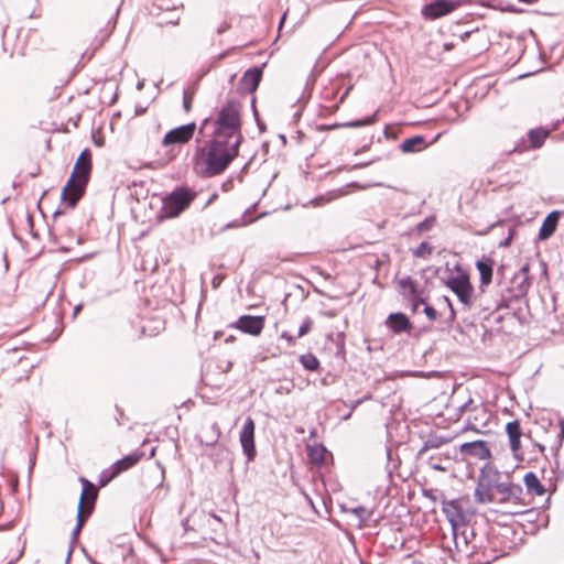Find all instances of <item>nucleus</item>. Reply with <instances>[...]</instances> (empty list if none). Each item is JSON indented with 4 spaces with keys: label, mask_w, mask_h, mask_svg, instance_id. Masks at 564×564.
I'll return each mask as SVG.
<instances>
[{
    "label": "nucleus",
    "mask_w": 564,
    "mask_h": 564,
    "mask_svg": "<svg viewBox=\"0 0 564 564\" xmlns=\"http://www.w3.org/2000/svg\"><path fill=\"white\" fill-rule=\"evenodd\" d=\"M240 140H235L230 150H223L205 144L197 148L195 153V169L203 176L213 177L224 173L230 163L239 155Z\"/></svg>",
    "instance_id": "f257e3e1"
},
{
    "label": "nucleus",
    "mask_w": 564,
    "mask_h": 564,
    "mask_svg": "<svg viewBox=\"0 0 564 564\" xmlns=\"http://www.w3.org/2000/svg\"><path fill=\"white\" fill-rule=\"evenodd\" d=\"M91 164L76 162L72 175L64 186L61 198L69 208H74L88 183Z\"/></svg>",
    "instance_id": "f03ea898"
},
{
    "label": "nucleus",
    "mask_w": 564,
    "mask_h": 564,
    "mask_svg": "<svg viewBox=\"0 0 564 564\" xmlns=\"http://www.w3.org/2000/svg\"><path fill=\"white\" fill-rule=\"evenodd\" d=\"M501 473L490 463L485 464L479 471L474 497L478 503H491L494 490L501 482Z\"/></svg>",
    "instance_id": "7ed1b4c3"
},
{
    "label": "nucleus",
    "mask_w": 564,
    "mask_h": 564,
    "mask_svg": "<svg viewBox=\"0 0 564 564\" xmlns=\"http://www.w3.org/2000/svg\"><path fill=\"white\" fill-rule=\"evenodd\" d=\"M215 129L238 134L240 143L243 137L241 133L240 104L237 100H228L219 110L214 121Z\"/></svg>",
    "instance_id": "20e7f679"
},
{
    "label": "nucleus",
    "mask_w": 564,
    "mask_h": 564,
    "mask_svg": "<svg viewBox=\"0 0 564 564\" xmlns=\"http://www.w3.org/2000/svg\"><path fill=\"white\" fill-rule=\"evenodd\" d=\"M195 193L189 188L176 187L163 199V213L169 218L177 217L194 200Z\"/></svg>",
    "instance_id": "39448f33"
},
{
    "label": "nucleus",
    "mask_w": 564,
    "mask_h": 564,
    "mask_svg": "<svg viewBox=\"0 0 564 564\" xmlns=\"http://www.w3.org/2000/svg\"><path fill=\"white\" fill-rule=\"evenodd\" d=\"M523 489L520 485L511 481H501L494 490V500L491 503H508L525 506L523 499Z\"/></svg>",
    "instance_id": "423d86ee"
},
{
    "label": "nucleus",
    "mask_w": 564,
    "mask_h": 564,
    "mask_svg": "<svg viewBox=\"0 0 564 564\" xmlns=\"http://www.w3.org/2000/svg\"><path fill=\"white\" fill-rule=\"evenodd\" d=\"M446 285L456 294L458 300L469 308L473 305L471 295L474 292L469 275L465 272L447 280Z\"/></svg>",
    "instance_id": "0eeeda50"
},
{
    "label": "nucleus",
    "mask_w": 564,
    "mask_h": 564,
    "mask_svg": "<svg viewBox=\"0 0 564 564\" xmlns=\"http://www.w3.org/2000/svg\"><path fill=\"white\" fill-rule=\"evenodd\" d=\"M442 511L452 527V532L460 530L469 521V516L458 500H444L442 502Z\"/></svg>",
    "instance_id": "6e6552de"
},
{
    "label": "nucleus",
    "mask_w": 564,
    "mask_h": 564,
    "mask_svg": "<svg viewBox=\"0 0 564 564\" xmlns=\"http://www.w3.org/2000/svg\"><path fill=\"white\" fill-rule=\"evenodd\" d=\"M239 441L247 460L252 462L256 457L254 422L250 416L245 420L243 426L239 434Z\"/></svg>",
    "instance_id": "1a4fd4ad"
},
{
    "label": "nucleus",
    "mask_w": 564,
    "mask_h": 564,
    "mask_svg": "<svg viewBox=\"0 0 564 564\" xmlns=\"http://www.w3.org/2000/svg\"><path fill=\"white\" fill-rule=\"evenodd\" d=\"M458 6L457 0H433L423 7L422 14L426 19L435 20L453 12Z\"/></svg>",
    "instance_id": "9d476101"
},
{
    "label": "nucleus",
    "mask_w": 564,
    "mask_h": 564,
    "mask_svg": "<svg viewBox=\"0 0 564 564\" xmlns=\"http://www.w3.org/2000/svg\"><path fill=\"white\" fill-rule=\"evenodd\" d=\"M196 123L189 122L170 130L163 138L162 144L170 147L174 144L187 143L194 135Z\"/></svg>",
    "instance_id": "9b49d317"
},
{
    "label": "nucleus",
    "mask_w": 564,
    "mask_h": 564,
    "mask_svg": "<svg viewBox=\"0 0 564 564\" xmlns=\"http://www.w3.org/2000/svg\"><path fill=\"white\" fill-rule=\"evenodd\" d=\"M264 316L242 315L231 326L242 333L258 336L264 327Z\"/></svg>",
    "instance_id": "f8f14e48"
},
{
    "label": "nucleus",
    "mask_w": 564,
    "mask_h": 564,
    "mask_svg": "<svg viewBox=\"0 0 564 564\" xmlns=\"http://www.w3.org/2000/svg\"><path fill=\"white\" fill-rule=\"evenodd\" d=\"M459 451L465 456H471L480 460L491 458V451L488 446V443L482 440L463 443L459 446Z\"/></svg>",
    "instance_id": "ddd939ff"
},
{
    "label": "nucleus",
    "mask_w": 564,
    "mask_h": 564,
    "mask_svg": "<svg viewBox=\"0 0 564 564\" xmlns=\"http://www.w3.org/2000/svg\"><path fill=\"white\" fill-rule=\"evenodd\" d=\"M453 533V540L455 543V547L459 553H464L466 555H471L476 552V545L471 544L470 539L475 536V532L471 529L467 528V524L463 527L460 530H456Z\"/></svg>",
    "instance_id": "4468645a"
},
{
    "label": "nucleus",
    "mask_w": 564,
    "mask_h": 564,
    "mask_svg": "<svg viewBox=\"0 0 564 564\" xmlns=\"http://www.w3.org/2000/svg\"><path fill=\"white\" fill-rule=\"evenodd\" d=\"M79 481L82 482L83 488L78 505L84 506L86 508L87 514H91L95 501L97 499L98 490L91 481L84 477H80Z\"/></svg>",
    "instance_id": "2eb2a0df"
},
{
    "label": "nucleus",
    "mask_w": 564,
    "mask_h": 564,
    "mask_svg": "<svg viewBox=\"0 0 564 564\" xmlns=\"http://www.w3.org/2000/svg\"><path fill=\"white\" fill-rule=\"evenodd\" d=\"M384 325L388 327L390 332H392L395 335L409 333L413 327L409 317L401 312L389 314L384 322Z\"/></svg>",
    "instance_id": "dca6fc26"
},
{
    "label": "nucleus",
    "mask_w": 564,
    "mask_h": 564,
    "mask_svg": "<svg viewBox=\"0 0 564 564\" xmlns=\"http://www.w3.org/2000/svg\"><path fill=\"white\" fill-rule=\"evenodd\" d=\"M262 78V70L259 67L248 69L241 77L239 89L243 94H253Z\"/></svg>",
    "instance_id": "f3484780"
},
{
    "label": "nucleus",
    "mask_w": 564,
    "mask_h": 564,
    "mask_svg": "<svg viewBox=\"0 0 564 564\" xmlns=\"http://www.w3.org/2000/svg\"><path fill=\"white\" fill-rule=\"evenodd\" d=\"M237 138L238 134H234L228 131H221L219 129H214L213 138L205 144L223 150H230L231 147L235 144V140H237Z\"/></svg>",
    "instance_id": "a211bd4d"
},
{
    "label": "nucleus",
    "mask_w": 564,
    "mask_h": 564,
    "mask_svg": "<svg viewBox=\"0 0 564 564\" xmlns=\"http://www.w3.org/2000/svg\"><path fill=\"white\" fill-rule=\"evenodd\" d=\"M561 214L558 210H553L545 217L539 231L540 240H546L554 234Z\"/></svg>",
    "instance_id": "6ab92c4d"
},
{
    "label": "nucleus",
    "mask_w": 564,
    "mask_h": 564,
    "mask_svg": "<svg viewBox=\"0 0 564 564\" xmlns=\"http://www.w3.org/2000/svg\"><path fill=\"white\" fill-rule=\"evenodd\" d=\"M426 147L427 143L423 135H414L405 139L399 148L403 153H414L424 150Z\"/></svg>",
    "instance_id": "aec40b11"
},
{
    "label": "nucleus",
    "mask_w": 564,
    "mask_h": 564,
    "mask_svg": "<svg viewBox=\"0 0 564 564\" xmlns=\"http://www.w3.org/2000/svg\"><path fill=\"white\" fill-rule=\"evenodd\" d=\"M492 267L494 260L491 258H486L482 260H478L476 262V268L480 274V285H488L492 280Z\"/></svg>",
    "instance_id": "412c9836"
},
{
    "label": "nucleus",
    "mask_w": 564,
    "mask_h": 564,
    "mask_svg": "<svg viewBox=\"0 0 564 564\" xmlns=\"http://www.w3.org/2000/svg\"><path fill=\"white\" fill-rule=\"evenodd\" d=\"M378 111L379 110H376L373 115L368 116L360 120H352V121H348V122H344V123H335L333 126H322L321 130H330V129L340 128V127L359 128V127L370 126L376 121Z\"/></svg>",
    "instance_id": "4be33fe9"
},
{
    "label": "nucleus",
    "mask_w": 564,
    "mask_h": 564,
    "mask_svg": "<svg viewBox=\"0 0 564 564\" xmlns=\"http://www.w3.org/2000/svg\"><path fill=\"white\" fill-rule=\"evenodd\" d=\"M524 485L530 494L542 496L545 494V487L541 484L538 476L533 471H529L524 475Z\"/></svg>",
    "instance_id": "5701e85b"
},
{
    "label": "nucleus",
    "mask_w": 564,
    "mask_h": 564,
    "mask_svg": "<svg viewBox=\"0 0 564 564\" xmlns=\"http://www.w3.org/2000/svg\"><path fill=\"white\" fill-rule=\"evenodd\" d=\"M529 268L524 265L520 269L519 273L514 276L516 280L520 279L519 283L514 288V295L517 297L524 296L530 288V281L528 276Z\"/></svg>",
    "instance_id": "b1692460"
},
{
    "label": "nucleus",
    "mask_w": 564,
    "mask_h": 564,
    "mask_svg": "<svg viewBox=\"0 0 564 564\" xmlns=\"http://www.w3.org/2000/svg\"><path fill=\"white\" fill-rule=\"evenodd\" d=\"M398 291L404 299L414 297L417 294L416 284L409 275L398 282Z\"/></svg>",
    "instance_id": "393cba45"
},
{
    "label": "nucleus",
    "mask_w": 564,
    "mask_h": 564,
    "mask_svg": "<svg viewBox=\"0 0 564 564\" xmlns=\"http://www.w3.org/2000/svg\"><path fill=\"white\" fill-rule=\"evenodd\" d=\"M141 456L142 455L139 453H133V454L127 455L123 458L117 460L112 465V468L116 469L117 473L120 474V473L131 468L132 466H134L140 460Z\"/></svg>",
    "instance_id": "a878e982"
},
{
    "label": "nucleus",
    "mask_w": 564,
    "mask_h": 564,
    "mask_svg": "<svg viewBox=\"0 0 564 564\" xmlns=\"http://www.w3.org/2000/svg\"><path fill=\"white\" fill-rule=\"evenodd\" d=\"M220 434H221L220 427L215 422L206 431L203 432V436H202L203 442L207 446H213L218 442Z\"/></svg>",
    "instance_id": "bb28decb"
},
{
    "label": "nucleus",
    "mask_w": 564,
    "mask_h": 564,
    "mask_svg": "<svg viewBox=\"0 0 564 564\" xmlns=\"http://www.w3.org/2000/svg\"><path fill=\"white\" fill-rule=\"evenodd\" d=\"M547 134L549 132L544 129H531L528 135L532 148H540L544 143Z\"/></svg>",
    "instance_id": "cd10ccee"
},
{
    "label": "nucleus",
    "mask_w": 564,
    "mask_h": 564,
    "mask_svg": "<svg viewBox=\"0 0 564 564\" xmlns=\"http://www.w3.org/2000/svg\"><path fill=\"white\" fill-rule=\"evenodd\" d=\"M326 448L323 445L308 446L307 456L311 462L316 464H323L325 459Z\"/></svg>",
    "instance_id": "c85d7f7f"
},
{
    "label": "nucleus",
    "mask_w": 564,
    "mask_h": 564,
    "mask_svg": "<svg viewBox=\"0 0 564 564\" xmlns=\"http://www.w3.org/2000/svg\"><path fill=\"white\" fill-rule=\"evenodd\" d=\"M301 365L310 371H315L319 368V361L315 355L307 352L300 356Z\"/></svg>",
    "instance_id": "c756f323"
},
{
    "label": "nucleus",
    "mask_w": 564,
    "mask_h": 564,
    "mask_svg": "<svg viewBox=\"0 0 564 564\" xmlns=\"http://www.w3.org/2000/svg\"><path fill=\"white\" fill-rule=\"evenodd\" d=\"M350 512L355 514L359 520V527H362L370 520L372 517V510L367 509L364 506H358L350 509Z\"/></svg>",
    "instance_id": "7c9ffc66"
},
{
    "label": "nucleus",
    "mask_w": 564,
    "mask_h": 564,
    "mask_svg": "<svg viewBox=\"0 0 564 564\" xmlns=\"http://www.w3.org/2000/svg\"><path fill=\"white\" fill-rule=\"evenodd\" d=\"M444 441L441 437H432L424 442V445L417 452V456L422 457L429 449L438 448Z\"/></svg>",
    "instance_id": "2f4dec72"
},
{
    "label": "nucleus",
    "mask_w": 564,
    "mask_h": 564,
    "mask_svg": "<svg viewBox=\"0 0 564 564\" xmlns=\"http://www.w3.org/2000/svg\"><path fill=\"white\" fill-rule=\"evenodd\" d=\"M432 251H433L432 246L429 242L423 241L413 250V256L415 258H425V257L430 256L432 253Z\"/></svg>",
    "instance_id": "473e14b6"
},
{
    "label": "nucleus",
    "mask_w": 564,
    "mask_h": 564,
    "mask_svg": "<svg viewBox=\"0 0 564 564\" xmlns=\"http://www.w3.org/2000/svg\"><path fill=\"white\" fill-rule=\"evenodd\" d=\"M506 432H507L509 438L521 437V429H520L519 421L514 420V421L508 422L506 425Z\"/></svg>",
    "instance_id": "72a5a7b5"
},
{
    "label": "nucleus",
    "mask_w": 564,
    "mask_h": 564,
    "mask_svg": "<svg viewBox=\"0 0 564 564\" xmlns=\"http://www.w3.org/2000/svg\"><path fill=\"white\" fill-rule=\"evenodd\" d=\"M118 475H119V473H117V470L113 469L112 467H111V470H104L99 477V485L101 487L106 486L109 481H111Z\"/></svg>",
    "instance_id": "f704fd0d"
},
{
    "label": "nucleus",
    "mask_w": 564,
    "mask_h": 564,
    "mask_svg": "<svg viewBox=\"0 0 564 564\" xmlns=\"http://www.w3.org/2000/svg\"><path fill=\"white\" fill-rule=\"evenodd\" d=\"M435 224V217L430 216L426 217L423 221L419 223L416 226L417 232L429 231Z\"/></svg>",
    "instance_id": "c9c22d12"
},
{
    "label": "nucleus",
    "mask_w": 564,
    "mask_h": 564,
    "mask_svg": "<svg viewBox=\"0 0 564 564\" xmlns=\"http://www.w3.org/2000/svg\"><path fill=\"white\" fill-rule=\"evenodd\" d=\"M90 514L86 513V508L84 506L78 505L77 507V516H76V527L83 528L86 519Z\"/></svg>",
    "instance_id": "e433bc0d"
},
{
    "label": "nucleus",
    "mask_w": 564,
    "mask_h": 564,
    "mask_svg": "<svg viewBox=\"0 0 564 564\" xmlns=\"http://www.w3.org/2000/svg\"><path fill=\"white\" fill-rule=\"evenodd\" d=\"M312 325L313 321L311 319V317H306L299 328L297 337H303L304 335H306L311 330Z\"/></svg>",
    "instance_id": "4c0bfd02"
},
{
    "label": "nucleus",
    "mask_w": 564,
    "mask_h": 564,
    "mask_svg": "<svg viewBox=\"0 0 564 564\" xmlns=\"http://www.w3.org/2000/svg\"><path fill=\"white\" fill-rule=\"evenodd\" d=\"M76 162H80V164H91V153L89 149H85L79 154Z\"/></svg>",
    "instance_id": "58836bf2"
},
{
    "label": "nucleus",
    "mask_w": 564,
    "mask_h": 564,
    "mask_svg": "<svg viewBox=\"0 0 564 564\" xmlns=\"http://www.w3.org/2000/svg\"><path fill=\"white\" fill-rule=\"evenodd\" d=\"M192 101H193V94L185 90L183 94V108L186 112H188L191 110Z\"/></svg>",
    "instance_id": "ea45409f"
},
{
    "label": "nucleus",
    "mask_w": 564,
    "mask_h": 564,
    "mask_svg": "<svg viewBox=\"0 0 564 564\" xmlns=\"http://www.w3.org/2000/svg\"><path fill=\"white\" fill-rule=\"evenodd\" d=\"M424 313L430 321H436L438 317L437 311L434 307H432L431 305L424 306Z\"/></svg>",
    "instance_id": "a19ab883"
},
{
    "label": "nucleus",
    "mask_w": 564,
    "mask_h": 564,
    "mask_svg": "<svg viewBox=\"0 0 564 564\" xmlns=\"http://www.w3.org/2000/svg\"><path fill=\"white\" fill-rule=\"evenodd\" d=\"M514 232H516V228L514 227H510L509 228L508 237L506 239H503V241H501L499 243V246L500 247H508L511 243V241H512Z\"/></svg>",
    "instance_id": "79ce46f5"
},
{
    "label": "nucleus",
    "mask_w": 564,
    "mask_h": 564,
    "mask_svg": "<svg viewBox=\"0 0 564 564\" xmlns=\"http://www.w3.org/2000/svg\"><path fill=\"white\" fill-rule=\"evenodd\" d=\"M370 399V395H366L361 399H357L355 401H351L349 404L347 402H345V405L346 406H349L350 408V411H354L358 405H360L365 400H368Z\"/></svg>",
    "instance_id": "37998d69"
},
{
    "label": "nucleus",
    "mask_w": 564,
    "mask_h": 564,
    "mask_svg": "<svg viewBox=\"0 0 564 564\" xmlns=\"http://www.w3.org/2000/svg\"><path fill=\"white\" fill-rule=\"evenodd\" d=\"M510 442V448L513 453H517L521 447L520 437H512L509 438Z\"/></svg>",
    "instance_id": "c03bdc74"
},
{
    "label": "nucleus",
    "mask_w": 564,
    "mask_h": 564,
    "mask_svg": "<svg viewBox=\"0 0 564 564\" xmlns=\"http://www.w3.org/2000/svg\"><path fill=\"white\" fill-rule=\"evenodd\" d=\"M564 440V421H560V431L557 434V447L562 446Z\"/></svg>",
    "instance_id": "a18cd8bd"
},
{
    "label": "nucleus",
    "mask_w": 564,
    "mask_h": 564,
    "mask_svg": "<svg viewBox=\"0 0 564 564\" xmlns=\"http://www.w3.org/2000/svg\"><path fill=\"white\" fill-rule=\"evenodd\" d=\"M444 301L446 302V304H447V306L449 308V317L448 318H449L451 322H453L455 319V317H456L455 310H454L451 301L448 300V297L445 296Z\"/></svg>",
    "instance_id": "49530a36"
},
{
    "label": "nucleus",
    "mask_w": 564,
    "mask_h": 564,
    "mask_svg": "<svg viewBox=\"0 0 564 564\" xmlns=\"http://www.w3.org/2000/svg\"><path fill=\"white\" fill-rule=\"evenodd\" d=\"M234 188V181L232 178H228L227 181H225L223 184H221V189L224 192H229Z\"/></svg>",
    "instance_id": "de8ad7c7"
},
{
    "label": "nucleus",
    "mask_w": 564,
    "mask_h": 564,
    "mask_svg": "<svg viewBox=\"0 0 564 564\" xmlns=\"http://www.w3.org/2000/svg\"><path fill=\"white\" fill-rule=\"evenodd\" d=\"M82 529L83 528H79V527L75 525V528H74V530L72 531V534H70V542L72 543H75L77 541Z\"/></svg>",
    "instance_id": "09e8293b"
},
{
    "label": "nucleus",
    "mask_w": 564,
    "mask_h": 564,
    "mask_svg": "<svg viewBox=\"0 0 564 564\" xmlns=\"http://www.w3.org/2000/svg\"><path fill=\"white\" fill-rule=\"evenodd\" d=\"M281 338L285 339L289 343V345H294L295 344V337L290 335V334H288L286 332H283L281 334Z\"/></svg>",
    "instance_id": "8fccbe9b"
},
{
    "label": "nucleus",
    "mask_w": 564,
    "mask_h": 564,
    "mask_svg": "<svg viewBox=\"0 0 564 564\" xmlns=\"http://www.w3.org/2000/svg\"><path fill=\"white\" fill-rule=\"evenodd\" d=\"M429 464L435 470H445V467L441 466L438 463H433V456L429 458Z\"/></svg>",
    "instance_id": "3c124183"
},
{
    "label": "nucleus",
    "mask_w": 564,
    "mask_h": 564,
    "mask_svg": "<svg viewBox=\"0 0 564 564\" xmlns=\"http://www.w3.org/2000/svg\"><path fill=\"white\" fill-rule=\"evenodd\" d=\"M325 202V198L323 196L316 197L313 203L315 206H321Z\"/></svg>",
    "instance_id": "603ef678"
},
{
    "label": "nucleus",
    "mask_w": 564,
    "mask_h": 564,
    "mask_svg": "<svg viewBox=\"0 0 564 564\" xmlns=\"http://www.w3.org/2000/svg\"><path fill=\"white\" fill-rule=\"evenodd\" d=\"M409 300H416V302H417V304H419V305H420V304H424V303H425V300H424V299H422V297L419 295V293L416 294V296H414V297H410Z\"/></svg>",
    "instance_id": "864d4df0"
},
{
    "label": "nucleus",
    "mask_w": 564,
    "mask_h": 564,
    "mask_svg": "<svg viewBox=\"0 0 564 564\" xmlns=\"http://www.w3.org/2000/svg\"><path fill=\"white\" fill-rule=\"evenodd\" d=\"M82 307H83V306H82V304H78V305H76V306L74 307L73 317H75V316L79 313V311L82 310Z\"/></svg>",
    "instance_id": "5fc2aeb1"
},
{
    "label": "nucleus",
    "mask_w": 564,
    "mask_h": 564,
    "mask_svg": "<svg viewBox=\"0 0 564 564\" xmlns=\"http://www.w3.org/2000/svg\"><path fill=\"white\" fill-rule=\"evenodd\" d=\"M228 25L226 23L221 24L218 30H217V33H223L227 30Z\"/></svg>",
    "instance_id": "6e6d98bb"
},
{
    "label": "nucleus",
    "mask_w": 564,
    "mask_h": 564,
    "mask_svg": "<svg viewBox=\"0 0 564 564\" xmlns=\"http://www.w3.org/2000/svg\"><path fill=\"white\" fill-rule=\"evenodd\" d=\"M209 121H210V119H209V118H206V119H204V120H203V122H202V128H200V130H199V133H202L203 129L207 126V123H208Z\"/></svg>",
    "instance_id": "4d7b16f0"
},
{
    "label": "nucleus",
    "mask_w": 564,
    "mask_h": 564,
    "mask_svg": "<svg viewBox=\"0 0 564 564\" xmlns=\"http://www.w3.org/2000/svg\"><path fill=\"white\" fill-rule=\"evenodd\" d=\"M471 403H473V400H471V399H469L465 404H463V405L460 406V410H462V411L466 410V409H467Z\"/></svg>",
    "instance_id": "13d9d810"
},
{
    "label": "nucleus",
    "mask_w": 564,
    "mask_h": 564,
    "mask_svg": "<svg viewBox=\"0 0 564 564\" xmlns=\"http://www.w3.org/2000/svg\"><path fill=\"white\" fill-rule=\"evenodd\" d=\"M411 301H412L413 311H416L419 308V304H417L416 300H411Z\"/></svg>",
    "instance_id": "bf43d9fd"
},
{
    "label": "nucleus",
    "mask_w": 564,
    "mask_h": 564,
    "mask_svg": "<svg viewBox=\"0 0 564 564\" xmlns=\"http://www.w3.org/2000/svg\"><path fill=\"white\" fill-rule=\"evenodd\" d=\"M210 516H212V518H213L215 521H217V522H219V523L221 522L220 517H218L217 514H215V513H210Z\"/></svg>",
    "instance_id": "052dcab7"
},
{
    "label": "nucleus",
    "mask_w": 564,
    "mask_h": 564,
    "mask_svg": "<svg viewBox=\"0 0 564 564\" xmlns=\"http://www.w3.org/2000/svg\"><path fill=\"white\" fill-rule=\"evenodd\" d=\"M252 108H253V111H254V116L257 117L258 113H257V110H256V99L254 98L252 99Z\"/></svg>",
    "instance_id": "680f3d73"
},
{
    "label": "nucleus",
    "mask_w": 564,
    "mask_h": 564,
    "mask_svg": "<svg viewBox=\"0 0 564 564\" xmlns=\"http://www.w3.org/2000/svg\"><path fill=\"white\" fill-rule=\"evenodd\" d=\"M257 122H258V127H259V129H260L261 131H263V130H264L263 124H262L258 119H257Z\"/></svg>",
    "instance_id": "e2e57ef3"
},
{
    "label": "nucleus",
    "mask_w": 564,
    "mask_h": 564,
    "mask_svg": "<svg viewBox=\"0 0 564 564\" xmlns=\"http://www.w3.org/2000/svg\"><path fill=\"white\" fill-rule=\"evenodd\" d=\"M351 413H352V411H349V413H346V415L344 416V420H348L351 416Z\"/></svg>",
    "instance_id": "0e129e2a"
},
{
    "label": "nucleus",
    "mask_w": 564,
    "mask_h": 564,
    "mask_svg": "<svg viewBox=\"0 0 564 564\" xmlns=\"http://www.w3.org/2000/svg\"><path fill=\"white\" fill-rule=\"evenodd\" d=\"M469 429H470V430L476 431V433H479V432H480L479 430L475 429L474 426H469V425H468V426H466V430H469Z\"/></svg>",
    "instance_id": "69168bd1"
},
{
    "label": "nucleus",
    "mask_w": 564,
    "mask_h": 564,
    "mask_svg": "<svg viewBox=\"0 0 564 564\" xmlns=\"http://www.w3.org/2000/svg\"><path fill=\"white\" fill-rule=\"evenodd\" d=\"M226 227H227V228L236 227V224L230 223V224H228Z\"/></svg>",
    "instance_id": "338daca9"
},
{
    "label": "nucleus",
    "mask_w": 564,
    "mask_h": 564,
    "mask_svg": "<svg viewBox=\"0 0 564 564\" xmlns=\"http://www.w3.org/2000/svg\"><path fill=\"white\" fill-rule=\"evenodd\" d=\"M284 20H285V14H283V17L281 18L280 26L282 25V23L284 22Z\"/></svg>",
    "instance_id": "774afa93"
}]
</instances>
